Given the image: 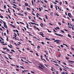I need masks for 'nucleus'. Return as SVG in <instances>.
I'll list each match as a JSON object with an SVG mask.
<instances>
[{
  "instance_id": "1",
  "label": "nucleus",
  "mask_w": 74,
  "mask_h": 74,
  "mask_svg": "<svg viewBox=\"0 0 74 74\" xmlns=\"http://www.w3.org/2000/svg\"><path fill=\"white\" fill-rule=\"evenodd\" d=\"M55 34H56L57 36H60V37H63V35L61 34H58L57 33H55Z\"/></svg>"
},
{
  "instance_id": "2",
  "label": "nucleus",
  "mask_w": 74,
  "mask_h": 74,
  "mask_svg": "<svg viewBox=\"0 0 74 74\" xmlns=\"http://www.w3.org/2000/svg\"><path fill=\"white\" fill-rule=\"evenodd\" d=\"M1 52H2V53H4V54H7L9 56H10V57H11V56H10V55L9 54H8L5 53L3 51H2Z\"/></svg>"
},
{
  "instance_id": "3",
  "label": "nucleus",
  "mask_w": 74,
  "mask_h": 74,
  "mask_svg": "<svg viewBox=\"0 0 74 74\" xmlns=\"http://www.w3.org/2000/svg\"><path fill=\"white\" fill-rule=\"evenodd\" d=\"M39 65H40V66H41V67H42V68H44V67H45L44 66V65H43L41 64V63L39 64Z\"/></svg>"
},
{
  "instance_id": "4",
  "label": "nucleus",
  "mask_w": 74,
  "mask_h": 74,
  "mask_svg": "<svg viewBox=\"0 0 74 74\" xmlns=\"http://www.w3.org/2000/svg\"><path fill=\"white\" fill-rule=\"evenodd\" d=\"M68 16H69V18H71V16H70V15H71V13H69L68 14Z\"/></svg>"
},
{
  "instance_id": "5",
  "label": "nucleus",
  "mask_w": 74,
  "mask_h": 74,
  "mask_svg": "<svg viewBox=\"0 0 74 74\" xmlns=\"http://www.w3.org/2000/svg\"><path fill=\"white\" fill-rule=\"evenodd\" d=\"M17 14H18V15H21L22 16H24V15H23V14H21V13H17Z\"/></svg>"
},
{
  "instance_id": "6",
  "label": "nucleus",
  "mask_w": 74,
  "mask_h": 74,
  "mask_svg": "<svg viewBox=\"0 0 74 74\" xmlns=\"http://www.w3.org/2000/svg\"><path fill=\"white\" fill-rule=\"evenodd\" d=\"M25 6H28V3H25Z\"/></svg>"
},
{
  "instance_id": "7",
  "label": "nucleus",
  "mask_w": 74,
  "mask_h": 74,
  "mask_svg": "<svg viewBox=\"0 0 74 74\" xmlns=\"http://www.w3.org/2000/svg\"><path fill=\"white\" fill-rule=\"evenodd\" d=\"M14 34H15V36L14 35V36H15V37H16V36H17V35H16L15 33H14Z\"/></svg>"
},
{
  "instance_id": "8",
  "label": "nucleus",
  "mask_w": 74,
  "mask_h": 74,
  "mask_svg": "<svg viewBox=\"0 0 74 74\" xmlns=\"http://www.w3.org/2000/svg\"><path fill=\"white\" fill-rule=\"evenodd\" d=\"M38 67H39V68H40V69H42V70H44V69L42 68V67H41L40 66H38Z\"/></svg>"
},
{
  "instance_id": "9",
  "label": "nucleus",
  "mask_w": 74,
  "mask_h": 74,
  "mask_svg": "<svg viewBox=\"0 0 74 74\" xmlns=\"http://www.w3.org/2000/svg\"><path fill=\"white\" fill-rule=\"evenodd\" d=\"M57 41H59V42H60V41H59L58 40H56L54 41V42H57Z\"/></svg>"
},
{
  "instance_id": "10",
  "label": "nucleus",
  "mask_w": 74,
  "mask_h": 74,
  "mask_svg": "<svg viewBox=\"0 0 74 74\" xmlns=\"http://www.w3.org/2000/svg\"><path fill=\"white\" fill-rule=\"evenodd\" d=\"M4 27H5V28H6V29H7V25H4Z\"/></svg>"
},
{
  "instance_id": "11",
  "label": "nucleus",
  "mask_w": 74,
  "mask_h": 74,
  "mask_svg": "<svg viewBox=\"0 0 74 74\" xmlns=\"http://www.w3.org/2000/svg\"><path fill=\"white\" fill-rule=\"evenodd\" d=\"M68 36L69 37H71V35H70V34H68Z\"/></svg>"
},
{
  "instance_id": "12",
  "label": "nucleus",
  "mask_w": 74,
  "mask_h": 74,
  "mask_svg": "<svg viewBox=\"0 0 74 74\" xmlns=\"http://www.w3.org/2000/svg\"><path fill=\"white\" fill-rule=\"evenodd\" d=\"M3 23H4V25L5 26V25H6V23L4 22V21H3Z\"/></svg>"
},
{
  "instance_id": "13",
  "label": "nucleus",
  "mask_w": 74,
  "mask_h": 74,
  "mask_svg": "<svg viewBox=\"0 0 74 74\" xmlns=\"http://www.w3.org/2000/svg\"><path fill=\"white\" fill-rule=\"evenodd\" d=\"M69 62H72V63H74V62L73 61H70V60H68Z\"/></svg>"
},
{
  "instance_id": "14",
  "label": "nucleus",
  "mask_w": 74,
  "mask_h": 74,
  "mask_svg": "<svg viewBox=\"0 0 74 74\" xmlns=\"http://www.w3.org/2000/svg\"><path fill=\"white\" fill-rule=\"evenodd\" d=\"M45 18L47 19H48V16H47V15H45Z\"/></svg>"
},
{
  "instance_id": "15",
  "label": "nucleus",
  "mask_w": 74,
  "mask_h": 74,
  "mask_svg": "<svg viewBox=\"0 0 74 74\" xmlns=\"http://www.w3.org/2000/svg\"><path fill=\"white\" fill-rule=\"evenodd\" d=\"M60 32H62L63 33H64V31L61 30L60 31Z\"/></svg>"
},
{
  "instance_id": "16",
  "label": "nucleus",
  "mask_w": 74,
  "mask_h": 74,
  "mask_svg": "<svg viewBox=\"0 0 74 74\" xmlns=\"http://www.w3.org/2000/svg\"><path fill=\"white\" fill-rule=\"evenodd\" d=\"M27 10H29V11H30V9L27 8Z\"/></svg>"
},
{
  "instance_id": "17",
  "label": "nucleus",
  "mask_w": 74,
  "mask_h": 74,
  "mask_svg": "<svg viewBox=\"0 0 74 74\" xmlns=\"http://www.w3.org/2000/svg\"><path fill=\"white\" fill-rule=\"evenodd\" d=\"M61 66H62V67H63V68H64V69H66V70H67V69H66V68H65V67H64V66L63 65H61Z\"/></svg>"
},
{
  "instance_id": "18",
  "label": "nucleus",
  "mask_w": 74,
  "mask_h": 74,
  "mask_svg": "<svg viewBox=\"0 0 74 74\" xmlns=\"http://www.w3.org/2000/svg\"><path fill=\"white\" fill-rule=\"evenodd\" d=\"M32 5H34V4L33 3V0H32Z\"/></svg>"
},
{
  "instance_id": "19",
  "label": "nucleus",
  "mask_w": 74,
  "mask_h": 74,
  "mask_svg": "<svg viewBox=\"0 0 74 74\" xmlns=\"http://www.w3.org/2000/svg\"><path fill=\"white\" fill-rule=\"evenodd\" d=\"M12 4L14 6H15V7H17V6L14 4L12 3Z\"/></svg>"
},
{
  "instance_id": "20",
  "label": "nucleus",
  "mask_w": 74,
  "mask_h": 74,
  "mask_svg": "<svg viewBox=\"0 0 74 74\" xmlns=\"http://www.w3.org/2000/svg\"><path fill=\"white\" fill-rule=\"evenodd\" d=\"M58 25H62L61 24V23H60L59 22H58Z\"/></svg>"
},
{
  "instance_id": "21",
  "label": "nucleus",
  "mask_w": 74,
  "mask_h": 74,
  "mask_svg": "<svg viewBox=\"0 0 74 74\" xmlns=\"http://www.w3.org/2000/svg\"><path fill=\"white\" fill-rule=\"evenodd\" d=\"M47 30H48V32H49V33H51L52 32V31H49V30L48 29H47Z\"/></svg>"
},
{
  "instance_id": "22",
  "label": "nucleus",
  "mask_w": 74,
  "mask_h": 74,
  "mask_svg": "<svg viewBox=\"0 0 74 74\" xmlns=\"http://www.w3.org/2000/svg\"><path fill=\"white\" fill-rule=\"evenodd\" d=\"M52 3H55L54 4H57V3H56L54 2L53 1H52Z\"/></svg>"
},
{
  "instance_id": "23",
  "label": "nucleus",
  "mask_w": 74,
  "mask_h": 74,
  "mask_svg": "<svg viewBox=\"0 0 74 74\" xmlns=\"http://www.w3.org/2000/svg\"><path fill=\"white\" fill-rule=\"evenodd\" d=\"M7 49V48L6 47H5V48H3V49H4V50H5V49Z\"/></svg>"
},
{
  "instance_id": "24",
  "label": "nucleus",
  "mask_w": 74,
  "mask_h": 74,
  "mask_svg": "<svg viewBox=\"0 0 74 74\" xmlns=\"http://www.w3.org/2000/svg\"><path fill=\"white\" fill-rule=\"evenodd\" d=\"M11 51H12V52H14V53L15 52V51H14V50H13V49L11 50Z\"/></svg>"
},
{
  "instance_id": "25",
  "label": "nucleus",
  "mask_w": 74,
  "mask_h": 74,
  "mask_svg": "<svg viewBox=\"0 0 74 74\" xmlns=\"http://www.w3.org/2000/svg\"><path fill=\"white\" fill-rule=\"evenodd\" d=\"M20 67H21V68L22 69H24V67L23 66H21Z\"/></svg>"
},
{
  "instance_id": "26",
  "label": "nucleus",
  "mask_w": 74,
  "mask_h": 74,
  "mask_svg": "<svg viewBox=\"0 0 74 74\" xmlns=\"http://www.w3.org/2000/svg\"><path fill=\"white\" fill-rule=\"evenodd\" d=\"M46 40H51L47 38H46Z\"/></svg>"
},
{
  "instance_id": "27",
  "label": "nucleus",
  "mask_w": 74,
  "mask_h": 74,
  "mask_svg": "<svg viewBox=\"0 0 74 74\" xmlns=\"http://www.w3.org/2000/svg\"><path fill=\"white\" fill-rule=\"evenodd\" d=\"M44 1H45V3H48V1H46L45 0Z\"/></svg>"
},
{
  "instance_id": "28",
  "label": "nucleus",
  "mask_w": 74,
  "mask_h": 74,
  "mask_svg": "<svg viewBox=\"0 0 74 74\" xmlns=\"http://www.w3.org/2000/svg\"><path fill=\"white\" fill-rule=\"evenodd\" d=\"M43 6L44 7H45V8H46L47 7V6H46V5H45V6H44V5H43Z\"/></svg>"
},
{
  "instance_id": "29",
  "label": "nucleus",
  "mask_w": 74,
  "mask_h": 74,
  "mask_svg": "<svg viewBox=\"0 0 74 74\" xmlns=\"http://www.w3.org/2000/svg\"><path fill=\"white\" fill-rule=\"evenodd\" d=\"M37 47H38L37 48H38V49H40V46H38Z\"/></svg>"
},
{
  "instance_id": "30",
  "label": "nucleus",
  "mask_w": 74,
  "mask_h": 74,
  "mask_svg": "<svg viewBox=\"0 0 74 74\" xmlns=\"http://www.w3.org/2000/svg\"><path fill=\"white\" fill-rule=\"evenodd\" d=\"M36 29H37V30H38V31H40V29H39L37 27H36Z\"/></svg>"
},
{
  "instance_id": "31",
  "label": "nucleus",
  "mask_w": 74,
  "mask_h": 74,
  "mask_svg": "<svg viewBox=\"0 0 74 74\" xmlns=\"http://www.w3.org/2000/svg\"><path fill=\"white\" fill-rule=\"evenodd\" d=\"M0 38L1 40H2V41H4V39H3V38H2L1 37H0Z\"/></svg>"
},
{
  "instance_id": "32",
  "label": "nucleus",
  "mask_w": 74,
  "mask_h": 74,
  "mask_svg": "<svg viewBox=\"0 0 74 74\" xmlns=\"http://www.w3.org/2000/svg\"><path fill=\"white\" fill-rule=\"evenodd\" d=\"M51 8H53V6H52V5H51L50 6Z\"/></svg>"
},
{
  "instance_id": "33",
  "label": "nucleus",
  "mask_w": 74,
  "mask_h": 74,
  "mask_svg": "<svg viewBox=\"0 0 74 74\" xmlns=\"http://www.w3.org/2000/svg\"><path fill=\"white\" fill-rule=\"evenodd\" d=\"M0 17L1 18H3V16H0Z\"/></svg>"
},
{
  "instance_id": "34",
  "label": "nucleus",
  "mask_w": 74,
  "mask_h": 74,
  "mask_svg": "<svg viewBox=\"0 0 74 74\" xmlns=\"http://www.w3.org/2000/svg\"><path fill=\"white\" fill-rule=\"evenodd\" d=\"M6 37H7V38L6 39L7 41H8V36H7Z\"/></svg>"
},
{
  "instance_id": "35",
  "label": "nucleus",
  "mask_w": 74,
  "mask_h": 74,
  "mask_svg": "<svg viewBox=\"0 0 74 74\" xmlns=\"http://www.w3.org/2000/svg\"><path fill=\"white\" fill-rule=\"evenodd\" d=\"M41 59H42V60H43V59L42 58V55L41 56Z\"/></svg>"
},
{
  "instance_id": "36",
  "label": "nucleus",
  "mask_w": 74,
  "mask_h": 74,
  "mask_svg": "<svg viewBox=\"0 0 74 74\" xmlns=\"http://www.w3.org/2000/svg\"><path fill=\"white\" fill-rule=\"evenodd\" d=\"M39 11H41V9L40 8H39Z\"/></svg>"
},
{
  "instance_id": "37",
  "label": "nucleus",
  "mask_w": 74,
  "mask_h": 74,
  "mask_svg": "<svg viewBox=\"0 0 74 74\" xmlns=\"http://www.w3.org/2000/svg\"><path fill=\"white\" fill-rule=\"evenodd\" d=\"M41 43L42 45H44V42H41Z\"/></svg>"
},
{
  "instance_id": "38",
  "label": "nucleus",
  "mask_w": 74,
  "mask_h": 74,
  "mask_svg": "<svg viewBox=\"0 0 74 74\" xmlns=\"http://www.w3.org/2000/svg\"><path fill=\"white\" fill-rule=\"evenodd\" d=\"M62 4V3L61 1L60 2V5Z\"/></svg>"
},
{
  "instance_id": "39",
  "label": "nucleus",
  "mask_w": 74,
  "mask_h": 74,
  "mask_svg": "<svg viewBox=\"0 0 74 74\" xmlns=\"http://www.w3.org/2000/svg\"><path fill=\"white\" fill-rule=\"evenodd\" d=\"M30 23H31V24H32V25H34V23H33L32 22H30Z\"/></svg>"
},
{
  "instance_id": "40",
  "label": "nucleus",
  "mask_w": 74,
  "mask_h": 74,
  "mask_svg": "<svg viewBox=\"0 0 74 74\" xmlns=\"http://www.w3.org/2000/svg\"><path fill=\"white\" fill-rule=\"evenodd\" d=\"M8 12L9 13H10V10L8 8Z\"/></svg>"
},
{
  "instance_id": "41",
  "label": "nucleus",
  "mask_w": 74,
  "mask_h": 74,
  "mask_svg": "<svg viewBox=\"0 0 74 74\" xmlns=\"http://www.w3.org/2000/svg\"><path fill=\"white\" fill-rule=\"evenodd\" d=\"M56 29H58L59 30V29H60V28H59V27H56Z\"/></svg>"
},
{
  "instance_id": "42",
  "label": "nucleus",
  "mask_w": 74,
  "mask_h": 74,
  "mask_svg": "<svg viewBox=\"0 0 74 74\" xmlns=\"http://www.w3.org/2000/svg\"><path fill=\"white\" fill-rule=\"evenodd\" d=\"M69 66H71V67H73V65L70 64H69Z\"/></svg>"
},
{
  "instance_id": "43",
  "label": "nucleus",
  "mask_w": 74,
  "mask_h": 74,
  "mask_svg": "<svg viewBox=\"0 0 74 74\" xmlns=\"http://www.w3.org/2000/svg\"><path fill=\"white\" fill-rule=\"evenodd\" d=\"M27 29H30V28H29L28 27V25H27Z\"/></svg>"
},
{
  "instance_id": "44",
  "label": "nucleus",
  "mask_w": 74,
  "mask_h": 74,
  "mask_svg": "<svg viewBox=\"0 0 74 74\" xmlns=\"http://www.w3.org/2000/svg\"><path fill=\"white\" fill-rule=\"evenodd\" d=\"M16 67L17 68H19V66L17 65H16Z\"/></svg>"
},
{
  "instance_id": "45",
  "label": "nucleus",
  "mask_w": 74,
  "mask_h": 74,
  "mask_svg": "<svg viewBox=\"0 0 74 74\" xmlns=\"http://www.w3.org/2000/svg\"><path fill=\"white\" fill-rule=\"evenodd\" d=\"M55 6H56V10H57L58 9V8H57V6H56V5H55Z\"/></svg>"
},
{
  "instance_id": "46",
  "label": "nucleus",
  "mask_w": 74,
  "mask_h": 74,
  "mask_svg": "<svg viewBox=\"0 0 74 74\" xmlns=\"http://www.w3.org/2000/svg\"><path fill=\"white\" fill-rule=\"evenodd\" d=\"M7 32L8 34V29L7 30Z\"/></svg>"
},
{
  "instance_id": "47",
  "label": "nucleus",
  "mask_w": 74,
  "mask_h": 74,
  "mask_svg": "<svg viewBox=\"0 0 74 74\" xmlns=\"http://www.w3.org/2000/svg\"><path fill=\"white\" fill-rule=\"evenodd\" d=\"M62 63L64 64V65H66V64L64 62H62Z\"/></svg>"
},
{
  "instance_id": "48",
  "label": "nucleus",
  "mask_w": 74,
  "mask_h": 74,
  "mask_svg": "<svg viewBox=\"0 0 74 74\" xmlns=\"http://www.w3.org/2000/svg\"><path fill=\"white\" fill-rule=\"evenodd\" d=\"M16 31L17 32V33H19V31H18V30L16 29Z\"/></svg>"
},
{
  "instance_id": "49",
  "label": "nucleus",
  "mask_w": 74,
  "mask_h": 74,
  "mask_svg": "<svg viewBox=\"0 0 74 74\" xmlns=\"http://www.w3.org/2000/svg\"><path fill=\"white\" fill-rule=\"evenodd\" d=\"M8 47H9V48H12V47L10 46V45H8Z\"/></svg>"
},
{
  "instance_id": "50",
  "label": "nucleus",
  "mask_w": 74,
  "mask_h": 74,
  "mask_svg": "<svg viewBox=\"0 0 74 74\" xmlns=\"http://www.w3.org/2000/svg\"><path fill=\"white\" fill-rule=\"evenodd\" d=\"M17 10L19 11V10H21V9L20 8H19V9H18V8H17Z\"/></svg>"
},
{
  "instance_id": "51",
  "label": "nucleus",
  "mask_w": 74,
  "mask_h": 74,
  "mask_svg": "<svg viewBox=\"0 0 74 74\" xmlns=\"http://www.w3.org/2000/svg\"><path fill=\"white\" fill-rule=\"evenodd\" d=\"M60 47H61L62 48H63V45H60Z\"/></svg>"
},
{
  "instance_id": "52",
  "label": "nucleus",
  "mask_w": 74,
  "mask_h": 74,
  "mask_svg": "<svg viewBox=\"0 0 74 74\" xmlns=\"http://www.w3.org/2000/svg\"><path fill=\"white\" fill-rule=\"evenodd\" d=\"M4 8H6V6L5 5L4 6Z\"/></svg>"
},
{
  "instance_id": "53",
  "label": "nucleus",
  "mask_w": 74,
  "mask_h": 74,
  "mask_svg": "<svg viewBox=\"0 0 74 74\" xmlns=\"http://www.w3.org/2000/svg\"><path fill=\"white\" fill-rule=\"evenodd\" d=\"M31 73H33V74H34V72L33 71H31Z\"/></svg>"
},
{
  "instance_id": "54",
  "label": "nucleus",
  "mask_w": 74,
  "mask_h": 74,
  "mask_svg": "<svg viewBox=\"0 0 74 74\" xmlns=\"http://www.w3.org/2000/svg\"><path fill=\"white\" fill-rule=\"evenodd\" d=\"M60 71H62V69L61 68H60Z\"/></svg>"
},
{
  "instance_id": "55",
  "label": "nucleus",
  "mask_w": 74,
  "mask_h": 74,
  "mask_svg": "<svg viewBox=\"0 0 74 74\" xmlns=\"http://www.w3.org/2000/svg\"><path fill=\"white\" fill-rule=\"evenodd\" d=\"M22 71L23 72L22 73V74H23V73H25V71H23V70Z\"/></svg>"
},
{
  "instance_id": "56",
  "label": "nucleus",
  "mask_w": 74,
  "mask_h": 74,
  "mask_svg": "<svg viewBox=\"0 0 74 74\" xmlns=\"http://www.w3.org/2000/svg\"><path fill=\"white\" fill-rule=\"evenodd\" d=\"M40 2L41 3H42L43 4H44V3H43V2L42 1H41V0H40Z\"/></svg>"
},
{
  "instance_id": "57",
  "label": "nucleus",
  "mask_w": 74,
  "mask_h": 74,
  "mask_svg": "<svg viewBox=\"0 0 74 74\" xmlns=\"http://www.w3.org/2000/svg\"><path fill=\"white\" fill-rule=\"evenodd\" d=\"M2 28H3V29H4V30H5V28H4V27H3V26H2L1 27Z\"/></svg>"
},
{
  "instance_id": "58",
  "label": "nucleus",
  "mask_w": 74,
  "mask_h": 74,
  "mask_svg": "<svg viewBox=\"0 0 74 74\" xmlns=\"http://www.w3.org/2000/svg\"><path fill=\"white\" fill-rule=\"evenodd\" d=\"M24 62H25V63H27V64H28L29 63L28 62H27L24 61Z\"/></svg>"
},
{
  "instance_id": "59",
  "label": "nucleus",
  "mask_w": 74,
  "mask_h": 74,
  "mask_svg": "<svg viewBox=\"0 0 74 74\" xmlns=\"http://www.w3.org/2000/svg\"><path fill=\"white\" fill-rule=\"evenodd\" d=\"M2 45H7V44L6 43H3L2 44Z\"/></svg>"
},
{
  "instance_id": "60",
  "label": "nucleus",
  "mask_w": 74,
  "mask_h": 74,
  "mask_svg": "<svg viewBox=\"0 0 74 74\" xmlns=\"http://www.w3.org/2000/svg\"><path fill=\"white\" fill-rule=\"evenodd\" d=\"M36 56H39L38 55V54H37V53H36Z\"/></svg>"
},
{
  "instance_id": "61",
  "label": "nucleus",
  "mask_w": 74,
  "mask_h": 74,
  "mask_svg": "<svg viewBox=\"0 0 74 74\" xmlns=\"http://www.w3.org/2000/svg\"><path fill=\"white\" fill-rule=\"evenodd\" d=\"M31 45H32V46H35L34 45L32 44V43L31 44Z\"/></svg>"
},
{
  "instance_id": "62",
  "label": "nucleus",
  "mask_w": 74,
  "mask_h": 74,
  "mask_svg": "<svg viewBox=\"0 0 74 74\" xmlns=\"http://www.w3.org/2000/svg\"><path fill=\"white\" fill-rule=\"evenodd\" d=\"M56 43H57V44H60V42H56Z\"/></svg>"
},
{
  "instance_id": "63",
  "label": "nucleus",
  "mask_w": 74,
  "mask_h": 74,
  "mask_svg": "<svg viewBox=\"0 0 74 74\" xmlns=\"http://www.w3.org/2000/svg\"><path fill=\"white\" fill-rule=\"evenodd\" d=\"M60 56H61V55H60V54H59L58 55V57H60Z\"/></svg>"
},
{
  "instance_id": "64",
  "label": "nucleus",
  "mask_w": 74,
  "mask_h": 74,
  "mask_svg": "<svg viewBox=\"0 0 74 74\" xmlns=\"http://www.w3.org/2000/svg\"><path fill=\"white\" fill-rule=\"evenodd\" d=\"M66 59L67 60H69V58H68V57H66Z\"/></svg>"
}]
</instances>
